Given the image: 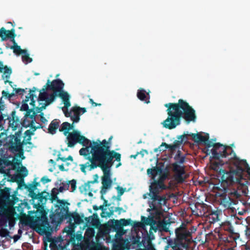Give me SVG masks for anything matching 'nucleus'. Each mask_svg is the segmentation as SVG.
Returning <instances> with one entry per match:
<instances>
[{
    "label": "nucleus",
    "instance_id": "nucleus-2",
    "mask_svg": "<svg viewBox=\"0 0 250 250\" xmlns=\"http://www.w3.org/2000/svg\"><path fill=\"white\" fill-rule=\"evenodd\" d=\"M50 194L45 191L36 194L32 200H38L37 203H33V208L36 210L28 211V218L31 226L40 234L48 235L52 231V228L50 225L47 214L48 209H45L44 205L49 199Z\"/></svg>",
    "mask_w": 250,
    "mask_h": 250
},
{
    "label": "nucleus",
    "instance_id": "nucleus-27",
    "mask_svg": "<svg viewBox=\"0 0 250 250\" xmlns=\"http://www.w3.org/2000/svg\"><path fill=\"white\" fill-rule=\"evenodd\" d=\"M72 115L71 116V120L73 123H78L80 120V116L81 113L78 111L76 106H73L71 108Z\"/></svg>",
    "mask_w": 250,
    "mask_h": 250
},
{
    "label": "nucleus",
    "instance_id": "nucleus-63",
    "mask_svg": "<svg viewBox=\"0 0 250 250\" xmlns=\"http://www.w3.org/2000/svg\"><path fill=\"white\" fill-rule=\"evenodd\" d=\"M208 139H209L208 134H207L205 136H203V135H201L199 143H202L205 144L206 143V142H207L208 141Z\"/></svg>",
    "mask_w": 250,
    "mask_h": 250
},
{
    "label": "nucleus",
    "instance_id": "nucleus-22",
    "mask_svg": "<svg viewBox=\"0 0 250 250\" xmlns=\"http://www.w3.org/2000/svg\"><path fill=\"white\" fill-rule=\"evenodd\" d=\"M112 184V180L111 179L107 178H102V184L101 189L100 191L101 194L105 195L107 189H109L111 187Z\"/></svg>",
    "mask_w": 250,
    "mask_h": 250
},
{
    "label": "nucleus",
    "instance_id": "nucleus-38",
    "mask_svg": "<svg viewBox=\"0 0 250 250\" xmlns=\"http://www.w3.org/2000/svg\"><path fill=\"white\" fill-rule=\"evenodd\" d=\"M94 180L93 181H89L86 183L84 184V188L85 190H90V184H94L95 183L98 182V179L99 176L98 174H96L93 175Z\"/></svg>",
    "mask_w": 250,
    "mask_h": 250
},
{
    "label": "nucleus",
    "instance_id": "nucleus-13",
    "mask_svg": "<svg viewBox=\"0 0 250 250\" xmlns=\"http://www.w3.org/2000/svg\"><path fill=\"white\" fill-rule=\"evenodd\" d=\"M15 213V208H7L5 206L0 208V227H6L10 216Z\"/></svg>",
    "mask_w": 250,
    "mask_h": 250
},
{
    "label": "nucleus",
    "instance_id": "nucleus-24",
    "mask_svg": "<svg viewBox=\"0 0 250 250\" xmlns=\"http://www.w3.org/2000/svg\"><path fill=\"white\" fill-rule=\"evenodd\" d=\"M58 96L62 99L65 108H68L70 106L71 104L69 101L70 96L67 92L62 90L61 92L58 93Z\"/></svg>",
    "mask_w": 250,
    "mask_h": 250
},
{
    "label": "nucleus",
    "instance_id": "nucleus-40",
    "mask_svg": "<svg viewBox=\"0 0 250 250\" xmlns=\"http://www.w3.org/2000/svg\"><path fill=\"white\" fill-rule=\"evenodd\" d=\"M149 195L151 197V199L153 200V202L158 201L159 199L160 198V195H159V193L149 194ZM149 206L153 209H156V207L155 206L153 202H152L151 204L149 205Z\"/></svg>",
    "mask_w": 250,
    "mask_h": 250
},
{
    "label": "nucleus",
    "instance_id": "nucleus-16",
    "mask_svg": "<svg viewBox=\"0 0 250 250\" xmlns=\"http://www.w3.org/2000/svg\"><path fill=\"white\" fill-rule=\"evenodd\" d=\"M236 234L233 233L228 236H224L220 237V241H222V243H224L226 250L228 248H234L237 245L236 242Z\"/></svg>",
    "mask_w": 250,
    "mask_h": 250
},
{
    "label": "nucleus",
    "instance_id": "nucleus-34",
    "mask_svg": "<svg viewBox=\"0 0 250 250\" xmlns=\"http://www.w3.org/2000/svg\"><path fill=\"white\" fill-rule=\"evenodd\" d=\"M174 159L176 161L174 163H177L178 165L183 164L185 161V156L182 155L181 151L178 150L174 157Z\"/></svg>",
    "mask_w": 250,
    "mask_h": 250
},
{
    "label": "nucleus",
    "instance_id": "nucleus-55",
    "mask_svg": "<svg viewBox=\"0 0 250 250\" xmlns=\"http://www.w3.org/2000/svg\"><path fill=\"white\" fill-rule=\"evenodd\" d=\"M15 93V96L16 94H18L20 95H22L24 92H25V90L24 89H22L21 88H13V92Z\"/></svg>",
    "mask_w": 250,
    "mask_h": 250
},
{
    "label": "nucleus",
    "instance_id": "nucleus-19",
    "mask_svg": "<svg viewBox=\"0 0 250 250\" xmlns=\"http://www.w3.org/2000/svg\"><path fill=\"white\" fill-rule=\"evenodd\" d=\"M15 34V30L14 28L11 30H6L5 28L0 29V37L1 41L10 39Z\"/></svg>",
    "mask_w": 250,
    "mask_h": 250
},
{
    "label": "nucleus",
    "instance_id": "nucleus-8",
    "mask_svg": "<svg viewBox=\"0 0 250 250\" xmlns=\"http://www.w3.org/2000/svg\"><path fill=\"white\" fill-rule=\"evenodd\" d=\"M108 143L105 139L102 141L99 139L97 140L96 141H92V146H91L90 151L102 159L115 158V161L120 162L121 154L114 150H110V145L108 144Z\"/></svg>",
    "mask_w": 250,
    "mask_h": 250
},
{
    "label": "nucleus",
    "instance_id": "nucleus-20",
    "mask_svg": "<svg viewBox=\"0 0 250 250\" xmlns=\"http://www.w3.org/2000/svg\"><path fill=\"white\" fill-rule=\"evenodd\" d=\"M93 208L94 210H98L99 209L101 210L102 213H101V217L104 218L106 217H110L111 215L113 214L114 212V207H111L109 208V211H105L106 210V208H104L103 205H101L100 206H97L96 205L93 206Z\"/></svg>",
    "mask_w": 250,
    "mask_h": 250
},
{
    "label": "nucleus",
    "instance_id": "nucleus-54",
    "mask_svg": "<svg viewBox=\"0 0 250 250\" xmlns=\"http://www.w3.org/2000/svg\"><path fill=\"white\" fill-rule=\"evenodd\" d=\"M192 138L193 140L196 143H199L200 140L201 134L199 133H191L190 135Z\"/></svg>",
    "mask_w": 250,
    "mask_h": 250
},
{
    "label": "nucleus",
    "instance_id": "nucleus-61",
    "mask_svg": "<svg viewBox=\"0 0 250 250\" xmlns=\"http://www.w3.org/2000/svg\"><path fill=\"white\" fill-rule=\"evenodd\" d=\"M167 245L165 247V250H169V248H171L172 249V239H168L167 241Z\"/></svg>",
    "mask_w": 250,
    "mask_h": 250
},
{
    "label": "nucleus",
    "instance_id": "nucleus-30",
    "mask_svg": "<svg viewBox=\"0 0 250 250\" xmlns=\"http://www.w3.org/2000/svg\"><path fill=\"white\" fill-rule=\"evenodd\" d=\"M108 225L115 230H120L122 229L120 220L115 219L111 220V221L108 222Z\"/></svg>",
    "mask_w": 250,
    "mask_h": 250
},
{
    "label": "nucleus",
    "instance_id": "nucleus-32",
    "mask_svg": "<svg viewBox=\"0 0 250 250\" xmlns=\"http://www.w3.org/2000/svg\"><path fill=\"white\" fill-rule=\"evenodd\" d=\"M160 151H165L167 149H169L170 151H174L176 148V145H168L166 143L163 142L162 144L159 146Z\"/></svg>",
    "mask_w": 250,
    "mask_h": 250
},
{
    "label": "nucleus",
    "instance_id": "nucleus-36",
    "mask_svg": "<svg viewBox=\"0 0 250 250\" xmlns=\"http://www.w3.org/2000/svg\"><path fill=\"white\" fill-rule=\"evenodd\" d=\"M78 143L85 147H88L89 145H92V142L83 135H81Z\"/></svg>",
    "mask_w": 250,
    "mask_h": 250
},
{
    "label": "nucleus",
    "instance_id": "nucleus-12",
    "mask_svg": "<svg viewBox=\"0 0 250 250\" xmlns=\"http://www.w3.org/2000/svg\"><path fill=\"white\" fill-rule=\"evenodd\" d=\"M172 171L174 172L173 179L177 183H182L186 177L185 166H181L177 163L172 164Z\"/></svg>",
    "mask_w": 250,
    "mask_h": 250
},
{
    "label": "nucleus",
    "instance_id": "nucleus-48",
    "mask_svg": "<svg viewBox=\"0 0 250 250\" xmlns=\"http://www.w3.org/2000/svg\"><path fill=\"white\" fill-rule=\"evenodd\" d=\"M209 218L212 219L210 221L211 223H214L217 221L218 219V212L217 211H212L209 214Z\"/></svg>",
    "mask_w": 250,
    "mask_h": 250
},
{
    "label": "nucleus",
    "instance_id": "nucleus-47",
    "mask_svg": "<svg viewBox=\"0 0 250 250\" xmlns=\"http://www.w3.org/2000/svg\"><path fill=\"white\" fill-rule=\"evenodd\" d=\"M27 103V102H25V99L23 101V103L22 104V105L20 108V110L24 111H26V112H29L30 110H31L32 111L31 113H32L33 112H35V110H34V109H29V106H28V105Z\"/></svg>",
    "mask_w": 250,
    "mask_h": 250
},
{
    "label": "nucleus",
    "instance_id": "nucleus-44",
    "mask_svg": "<svg viewBox=\"0 0 250 250\" xmlns=\"http://www.w3.org/2000/svg\"><path fill=\"white\" fill-rule=\"evenodd\" d=\"M137 97L141 101H145L146 99V91L143 88H140L137 91Z\"/></svg>",
    "mask_w": 250,
    "mask_h": 250
},
{
    "label": "nucleus",
    "instance_id": "nucleus-42",
    "mask_svg": "<svg viewBox=\"0 0 250 250\" xmlns=\"http://www.w3.org/2000/svg\"><path fill=\"white\" fill-rule=\"evenodd\" d=\"M25 189L28 191L29 195L31 198L36 194L34 192V190L36 189V185H33L32 184H29L25 187Z\"/></svg>",
    "mask_w": 250,
    "mask_h": 250
},
{
    "label": "nucleus",
    "instance_id": "nucleus-46",
    "mask_svg": "<svg viewBox=\"0 0 250 250\" xmlns=\"http://www.w3.org/2000/svg\"><path fill=\"white\" fill-rule=\"evenodd\" d=\"M95 235V230L93 228H88L85 232V236L88 238H92Z\"/></svg>",
    "mask_w": 250,
    "mask_h": 250
},
{
    "label": "nucleus",
    "instance_id": "nucleus-64",
    "mask_svg": "<svg viewBox=\"0 0 250 250\" xmlns=\"http://www.w3.org/2000/svg\"><path fill=\"white\" fill-rule=\"evenodd\" d=\"M20 173H23V175L21 177H25L28 174V170L25 167H21L20 169Z\"/></svg>",
    "mask_w": 250,
    "mask_h": 250
},
{
    "label": "nucleus",
    "instance_id": "nucleus-9",
    "mask_svg": "<svg viewBox=\"0 0 250 250\" xmlns=\"http://www.w3.org/2000/svg\"><path fill=\"white\" fill-rule=\"evenodd\" d=\"M91 156H87L86 159L88 161L85 164L79 165L80 169L83 173L86 174V169L88 171H91L97 168L99 166V163L102 160V158L97 155L96 154L90 151Z\"/></svg>",
    "mask_w": 250,
    "mask_h": 250
},
{
    "label": "nucleus",
    "instance_id": "nucleus-39",
    "mask_svg": "<svg viewBox=\"0 0 250 250\" xmlns=\"http://www.w3.org/2000/svg\"><path fill=\"white\" fill-rule=\"evenodd\" d=\"M1 94L2 98H4V99L8 100L10 102H11L12 98L14 97H15V93L14 92L9 93L8 91H6L5 90H3L1 92Z\"/></svg>",
    "mask_w": 250,
    "mask_h": 250
},
{
    "label": "nucleus",
    "instance_id": "nucleus-57",
    "mask_svg": "<svg viewBox=\"0 0 250 250\" xmlns=\"http://www.w3.org/2000/svg\"><path fill=\"white\" fill-rule=\"evenodd\" d=\"M66 184H69V185H70L71 188L72 189V191H74L76 189V181L74 179L72 180L71 181H69Z\"/></svg>",
    "mask_w": 250,
    "mask_h": 250
},
{
    "label": "nucleus",
    "instance_id": "nucleus-29",
    "mask_svg": "<svg viewBox=\"0 0 250 250\" xmlns=\"http://www.w3.org/2000/svg\"><path fill=\"white\" fill-rule=\"evenodd\" d=\"M6 48H9L11 49H12L13 50V52L17 55H20L22 53H26V50L22 49L21 48V46L18 45H16V46H9V44L7 43L6 45Z\"/></svg>",
    "mask_w": 250,
    "mask_h": 250
},
{
    "label": "nucleus",
    "instance_id": "nucleus-45",
    "mask_svg": "<svg viewBox=\"0 0 250 250\" xmlns=\"http://www.w3.org/2000/svg\"><path fill=\"white\" fill-rule=\"evenodd\" d=\"M48 96L47 93L46 92V90H43V88L40 91V94L38 97L39 101H45L46 102V100L47 99Z\"/></svg>",
    "mask_w": 250,
    "mask_h": 250
},
{
    "label": "nucleus",
    "instance_id": "nucleus-11",
    "mask_svg": "<svg viewBox=\"0 0 250 250\" xmlns=\"http://www.w3.org/2000/svg\"><path fill=\"white\" fill-rule=\"evenodd\" d=\"M114 158H107L102 159L99 163V167L102 170L104 175L102 178L111 179L110 168L113 164V159Z\"/></svg>",
    "mask_w": 250,
    "mask_h": 250
},
{
    "label": "nucleus",
    "instance_id": "nucleus-6",
    "mask_svg": "<svg viewBox=\"0 0 250 250\" xmlns=\"http://www.w3.org/2000/svg\"><path fill=\"white\" fill-rule=\"evenodd\" d=\"M195 227L191 226L188 228L186 225L182 224L175 229L176 238L172 239L173 250H187L189 248V244L192 241V234L196 230Z\"/></svg>",
    "mask_w": 250,
    "mask_h": 250
},
{
    "label": "nucleus",
    "instance_id": "nucleus-49",
    "mask_svg": "<svg viewBox=\"0 0 250 250\" xmlns=\"http://www.w3.org/2000/svg\"><path fill=\"white\" fill-rule=\"evenodd\" d=\"M115 188L118 192L117 199L118 200H121L120 197L124 193L125 190V188H123L118 186Z\"/></svg>",
    "mask_w": 250,
    "mask_h": 250
},
{
    "label": "nucleus",
    "instance_id": "nucleus-21",
    "mask_svg": "<svg viewBox=\"0 0 250 250\" xmlns=\"http://www.w3.org/2000/svg\"><path fill=\"white\" fill-rule=\"evenodd\" d=\"M166 186H163L158 182L154 180L149 186V194L159 193L161 190L166 189Z\"/></svg>",
    "mask_w": 250,
    "mask_h": 250
},
{
    "label": "nucleus",
    "instance_id": "nucleus-7",
    "mask_svg": "<svg viewBox=\"0 0 250 250\" xmlns=\"http://www.w3.org/2000/svg\"><path fill=\"white\" fill-rule=\"evenodd\" d=\"M58 205L55 206V209L54 211H51L50 214V221L52 225V228L54 226H57L60 224L64 218H68L70 221L74 219V215L75 213H70L69 212L68 203L65 200H58Z\"/></svg>",
    "mask_w": 250,
    "mask_h": 250
},
{
    "label": "nucleus",
    "instance_id": "nucleus-26",
    "mask_svg": "<svg viewBox=\"0 0 250 250\" xmlns=\"http://www.w3.org/2000/svg\"><path fill=\"white\" fill-rule=\"evenodd\" d=\"M73 127V124H70L68 122H64L62 124L61 127L59 128V131L61 132L63 131V134L65 136H67L70 133L69 131L72 129Z\"/></svg>",
    "mask_w": 250,
    "mask_h": 250
},
{
    "label": "nucleus",
    "instance_id": "nucleus-52",
    "mask_svg": "<svg viewBox=\"0 0 250 250\" xmlns=\"http://www.w3.org/2000/svg\"><path fill=\"white\" fill-rule=\"evenodd\" d=\"M121 222V225L122 228L124 226H127L131 224L132 222V220L130 219H121L120 220Z\"/></svg>",
    "mask_w": 250,
    "mask_h": 250
},
{
    "label": "nucleus",
    "instance_id": "nucleus-10",
    "mask_svg": "<svg viewBox=\"0 0 250 250\" xmlns=\"http://www.w3.org/2000/svg\"><path fill=\"white\" fill-rule=\"evenodd\" d=\"M10 188L6 187L0 189V200L6 203L9 206H13L19 201V199L16 195L12 196L10 199Z\"/></svg>",
    "mask_w": 250,
    "mask_h": 250
},
{
    "label": "nucleus",
    "instance_id": "nucleus-15",
    "mask_svg": "<svg viewBox=\"0 0 250 250\" xmlns=\"http://www.w3.org/2000/svg\"><path fill=\"white\" fill-rule=\"evenodd\" d=\"M8 208H13L15 209L16 214L15 215L17 218L21 219L22 218H26L29 224L30 225V221L28 217V214L27 215L24 212V208H29V206L27 202L22 203L19 204L18 206L13 207V206H9Z\"/></svg>",
    "mask_w": 250,
    "mask_h": 250
},
{
    "label": "nucleus",
    "instance_id": "nucleus-62",
    "mask_svg": "<svg viewBox=\"0 0 250 250\" xmlns=\"http://www.w3.org/2000/svg\"><path fill=\"white\" fill-rule=\"evenodd\" d=\"M104 195L101 194V199L104 200V204L103 205V206H104V208L108 207V208H110L111 204L109 203H108V201L105 199L104 198Z\"/></svg>",
    "mask_w": 250,
    "mask_h": 250
},
{
    "label": "nucleus",
    "instance_id": "nucleus-60",
    "mask_svg": "<svg viewBox=\"0 0 250 250\" xmlns=\"http://www.w3.org/2000/svg\"><path fill=\"white\" fill-rule=\"evenodd\" d=\"M40 114H39V116H40V121L42 122V124L46 125L47 123V120L44 117V113L43 112H40Z\"/></svg>",
    "mask_w": 250,
    "mask_h": 250
},
{
    "label": "nucleus",
    "instance_id": "nucleus-5",
    "mask_svg": "<svg viewBox=\"0 0 250 250\" xmlns=\"http://www.w3.org/2000/svg\"><path fill=\"white\" fill-rule=\"evenodd\" d=\"M38 107L36 108L35 112L32 113V111L26 112L23 119L21 121L19 117L16 115V112L15 110L12 111L10 116H8L7 119L8 120V128H11L13 131H15L18 127H20L21 125L22 126L27 128L30 127L32 130L31 132L33 133V135L34 134V132L37 129L40 128L43 129L45 128V126L42 124H40L37 126L35 125V122L36 123V117L38 112ZM37 123H38L37 122Z\"/></svg>",
    "mask_w": 250,
    "mask_h": 250
},
{
    "label": "nucleus",
    "instance_id": "nucleus-59",
    "mask_svg": "<svg viewBox=\"0 0 250 250\" xmlns=\"http://www.w3.org/2000/svg\"><path fill=\"white\" fill-rule=\"evenodd\" d=\"M5 108V104L4 101V98L1 96L0 98V112H2Z\"/></svg>",
    "mask_w": 250,
    "mask_h": 250
},
{
    "label": "nucleus",
    "instance_id": "nucleus-53",
    "mask_svg": "<svg viewBox=\"0 0 250 250\" xmlns=\"http://www.w3.org/2000/svg\"><path fill=\"white\" fill-rule=\"evenodd\" d=\"M74 217V221L76 224H80L83 222V219L81 217L80 215L78 213H75Z\"/></svg>",
    "mask_w": 250,
    "mask_h": 250
},
{
    "label": "nucleus",
    "instance_id": "nucleus-51",
    "mask_svg": "<svg viewBox=\"0 0 250 250\" xmlns=\"http://www.w3.org/2000/svg\"><path fill=\"white\" fill-rule=\"evenodd\" d=\"M24 55L22 56V61L26 63H29L32 61V59L29 57V55L26 53H23Z\"/></svg>",
    "mask_w": 250,
    "mask_h": 250
},
{
    "label": "nucleus",
    "instance_id": "nucleus-58",
    "mask_svg": "<svg viewBox=\"0 0 250 250\" xmlns=\"http://www.w3.org/2000/svg\"><path fill=\"white\" fill-rule=\"evenodd\" d=\"M16 214V212L15 210V213L12 216H10V217H10L9 220H8V222L9 223V225L10 227L13 226L15 224L14 218H15V216H15Z\"/></svg>",
    "mask_w": 250,
    "mask_h": 250
},
{
    "label": "nucleus",
    "instance_id": "nucleus-14",
    "mask_svg": "<svg viewBox=\"0 0 250 250\" xmlns=\"http://www.w3.org/2000/svg\"><path fill=\"white\" fill-rule=\"evenodd\" d=\"M64 85V83L60 79L54 80L51 82L48 80L46 84L43 86V90H51L54 92L58 93L63 90Z\"/></svg>",
    "mask_w": 250,
    "mask_h": 250
},
{
    "label": "nucleus",
    "instance_id": "nucleus-56",
    "mask_svg": "<svg viewBox=\"0 0 250 250\" xmlns=\"http://www.w3.org/2000/svg\"><path fill=\"white\" fill-rule=\"evenodd\" d=\"M9 231L6 229L1 228L0 229V236L1 237H5L9 236Z\"/></svg>",
    "mask_w": 250,
    "mask_h": 250
},
{
    "label": "nucleus",
    "instance_id": "nucleus-43",
    "mask_svg": "<svg viewBox=\"0 0 250 250\" xmlns=\"http://www.w3.org/2000/svg\"><path fill=\"white\" fill-rule=\"evenodd\" d=\"M34 97L36 98V96L35 95L33 94H30V95L26 96L25 102H28L29 99H30L31 102L30 103V104L33 106L32 109H34V110H36V108L37 107H35V101L34 99Z\"/></svg>",
    "mask_w": 250,
    "mask_h": 250
},
{
    "label": "nucleus",
    "instance_id": "nucleus-3",
    "mask_svg": "<svg viewBox=\"0 0 250 250\" xmlns=\"http://www.w3.org/2000/svg\"><path fill=\"white\" fill-rule=\"evenodd\" d=\"M165 106L167 108V112L168 117L162 124L166 128H175L180 124L181 118L188 123L196 121L195 110L183 99H179L177 103L166 104Z\"/></svg>",
    "mask_w": 250,
    "mask_h": 250
},
{
    "label": "nucleus",
    "instance_id": "nucleus-33",
    "mask_svg": "<svg viewBox=\"0 0 250 250\" xmlns=\"http://www.w3.org/2000/svg\"><path fill=\"white\" fill-rule=\"evenodd\" d=\"M161 172L162 168L157 167L147 169V174L151 175L153 177H155L158 174V173H161Z\"/></svg>",
    "mask_w": 250,
    "mask_h": 250
},
{
    "label": "nucleus",
    "instance_id": "nucleus-25",
    "mask_svg": "<svg viewBox=\"0 0 250 250\" xmlns=\"http://www.w3.org/2000/svg\"><path fill=\"white\" fill-rule=\"evenodd\" d=\"M60 125V121L58 119H54L51 121L48 128V132L51 134H54L56 132Z\"/></svg>",
    "mask_w": 250,
    "mask_h": 250
},
{
    "label": "nucleus",
    "instance_id": "nucleus-23",
    "mask_svg": "<svg viewBox=\"0 0 250 250\" xmlns=\"http://www.w3.org/2000/svg\"><path fill=\"white\" fill-rule=\"evenodd\" d=\"M141 237L138 234H137L136 236H133L131 239V244L129 245L132 246V248H134L135 246L138 248H141L143 246H144L145 241L142 240L141 241Z\"/></svg>",
    "mask_w": 250,
    "mask_h": 250
},
{
    "label": "nucleus",
    "instance_id": "nucleus-31",
    "mask_svg": "<svg viewBox=\"0 0 250 250\" xmlns=\"http://www.w3.org/2000/svg\"><path fill=\"white\" fill-rule=\"evenodd\" d=\"M59 194L58 190H57V188H53L51 190V193L50 194V197H49V199L51 201V203H53L54 201H56L57 203L55 205L57 206L58 204V201L61 200L59 199L57 196L58 194Z\"/></svg>",
    "mask_w": 250,
    "mask_h": 250
},
{
    "label": "nucleus",
    "instance_id": "nucleus-1",
    "mask_svg": "<svg viewBox=\"0 0 250 250\" xmlns=\"http://www.w3.org/2000/svg\"><path fill=\"white\" fill-rule=\"evenodd\" d=\"M210 152L214 159L227 158L228 161L232 160L236 167L235 169L229 171L221 169L219 173L221 175V190L224 191V194L221 196V205L226 208H230L232 205L237 203V199L241 196L237 189L243 178L244 169L241 165L248 166V164L246 160L238 158L231 147L219 143H215L210 151L207 153L209 154Z\"/></svg>",
    "mask_w": 250,
    "mask_h": 250
},
{
    "label": "nucleus",
    "instance_id": "nucleus-28",
    "mask_svg": "<svg viewBox=\"0 0 250 250\" xmlns=\"http://www.w3.org/2000/svg\"><path fill=\"white\" fill-rule=\"evenodd\" d=\"M2 71L1 72H0V73H3L2 78L3 79H9L12 73V68L7 65L4 66L3 64H2Z\"/></svg>",
    "mask_w": 250,
    "mask_h": 250
},
{
    "label": "nucleus",
    "instance_id": "nucleus-18",
    "mask_svg": "<svg viewBox=\"0 0 250 250\" xmlns=\"http://www.w3.org/2000/svg\"><path fill=\"white\" fill-rule=\"evenodd\" d=\"M58 96V93L53 92L50 94H48L46 103H40L39 106H37L38 111V112H41L42 110L45 109L48 105L50 104L55 100L56 97Z\"/></svg>",
    "mask_w": 250,
    "mask_h": 250
},
{
    "label": "nucleus",
    "instance_id": "nucleus-50",
    "mask_svg": "<svg viewBox=\"0 0 250 250\" xmlns=\"http://www.w3.org/2000/svg\"><path fill=\"white\" fill-rule=\"evenodd\" d=\"M83 238V237L81 234H77L75 235L74 233L73 236H72L71 237V241L73 244H74L76 240L79 242L81 241Z\"/></svg>",
    "mask_w": 250,
    "mask_h": 250
},
{
    "label": "nucleus",
    "instance_id": "nucleus-17",
    "mask_svg": "<svg viewBox=\"0 0 250 250\" xmlns=\"http://www.w3.org/2000/svg\"><path fill=\"white\" fill-rule=\"evenodd\" d=\"M67 135L66 139L68 140L67 146L70 147H73L76 143H78L81 137L80 132L78 130H74L72 132H70Z\"/></svg>",
    "mask_w": 250,
    "mask_h": 250
},
{
    "label": "nucleus",
    "instance_id": "nucleus-41",
    "mask_svg": "<svg viewBox=\"0 0 250 250\" xmlns=\"http://www.w3.org/2000/svg\"><path fill=\"white\" fill-rule=\"evenodd\" d=\"M187 135H186V134H184V135H180L177 138L178 139V140H175L174 143H173V145H176V148L177 147H178L181 144H182V143L183 142V141L185 140V139H186L187 140L188 139V137H187Z\"/></svg>",
    "mask_w": 250,
    "mask_h": 250
},
{
    "label": "nucleus",
    "instance_id": "nucleus-37",
    "mask_svg": "<svg viewBox=\"0 0 250 250\" xmlns=\"http://www.w3.org/2000/svg\"><path fill=\"white\" fill-rule=\"evenodd\" d=\"M92 145H89L88 147H83L79 150V153L80 155L83 156L85 157H87V156H90L89 155L90 153V150H89L90 148L91 149V146Z\"/></svg>",
    "mask_w": 250,
    "mask_h": 250
},
{
    "label": "nucleus",
    "instance_id": "nucleus-35",
    "mask_svg": "<svg viewBox=\"0 0 250 250\" xmlns=\"http://www.w3.org/2000/svg\"><path fill=\"white\" fill-rule=\"evenodd\" d=\"M158 174H159V179L158 180H156V181L158 182V183L163 186H166L164 184V181L167 177V173L164 172L162 169V172L161 173H158Z\"/></svg>",
    "mask_w": 250,
    "mask_h": 250
},
{
    "label": "nucleus",
    "instance_id": "nucleus-4",
    "mask_svg": "<svg viewBox=\"0 0 250 250\" xmlns=\"http://www.w3.org/2000/svg\"><path fill=\"white\" fill-rule=\"evenodd\" d=\"M32 135L33 133L31 132L30 129H28L24 132V136L22 137L21 129L14 134L7 136L5 138L4 145L10 152L15 154V158L13 159V161L15 165H19L21 163V160L17 158H21V160L25 159L23 146L31 144L29 141L31 140Z\"/></svg>",
    "mask_w": 250,
    "mask_h": 250
}]
</instances>
